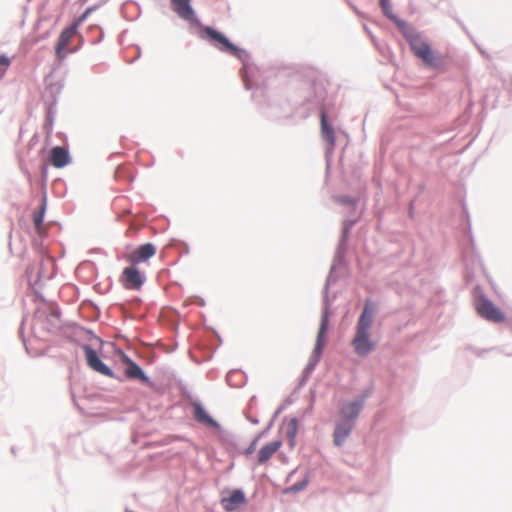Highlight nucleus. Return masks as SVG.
<instances>
[{"label": "nucleus", "instance_id": "nucleus-17", "mask_svg": "<svg viewBox=\"0 0 512 512\" xmlns=\"http://www.w3.org/2000/svg\"><path fill=\"white\" fill-rule=\"evenodd\" d=\"M321 134H322L323 139L330 146H334V144H335L334 129L330 124H328L325 112H323L321 114Z\"/></svg>", "mask_w": 512, "mask_h": 512}, {"label": "nucleus", "instance_id": "nucleus-26", "mask_svg": "<svg viewBox=\"0 0 512 512\" xmlns=\"http://www.w3.org/2000/svg\"><path fill=\"white\" fill-rule=\"evenodd\" d=\"M381 5H382L383 9L386 10V8L388 6L387 0H381Z\"/></svg>", "mask_w": 512, "mask_h": 512}, {"label": "nucleus", "instance_id": "nucleus-11", "mask_svg": "<svg viewBox=\"0 0 512 512\" xmlns=\"http://www.w3.org/2000/svg\"><path fill=\"white\" fill-rule=\"evenodd\" d=\"M50 163L55 168H63L70 163V155L66 148L56 146L51 149Z\"/></svg>", "mask_w": 512, "mask_h": 512}, {"label": "nucleus", "instance_id": "nucleus-4", "mask_svg": "<svg viewBox=\"0 0 512 512\" xmlns=\"http://www.w3.org/2000/svg\"><path fill=\"white\" fill-rule=\"evenodd\" d=\"M145 277L143 273L139 271L138 268H136V265L131 264V266L126 267L120 277V281L122 285L126 289L130 290H139L143 283H144Z\"/></svg>", "mask_w": 512, "mask_h": 512}, {"label": "nucleus", "instance_id": "nucleus-10", "mask_svg": "<svg viewBox=\"0 0 512 512\" xmlns=\"http://www.w3.org/2000/svg\"><path fill=\"white\" fill-rule=\"evenodd\" d=\"M245 503V496L242 491L234 490L228 496L221 499V505L225 511L231 512Z\"/></svg>", "mask_w": 512, "mask_h": 512}, {"label": "nucleus", "instance_id": "nucleus-14", "mask_svg": "<svg viewBox=\"0 0 512 512\" xmlns=\"http://www.w3.org/2000/svg\"><path fill=\"white\" fill-rule=\"evenodd\" d=\"M282 446V442L280 440L272 441L266 445H264L258 454V464H265Z\"/></svg>", "mask_w": 512, "mask_h": 512}, {"label": "nucleus", "instance_id": "nucleus-23", "mask_svg": "<svg viewBox=\"0 0 512 512\" xmlns=\"http://www.w3.org/2000/svg\"><path fill=\"white\" fill-rule=\"evenodd\" d=\"M92 11L91 8L87 9L73 24H77V29L81 25V23L87 18V16Z\"/></svg>", "mask_w": 512, "mask_h": 512}, {"label": "nucleus", "instance_id": "nucleus-3", "mask_svg": "<svg viewBox=\"0 0 512 512\" xmlns=\"http://www.w3.org/2000/svg\"><path fill=\"white\" fill-rule=\"evenodd\" d=\"M474 306L477 313L487 321L494 323L505 321L504 313L484 296L478 297L475 300Z\"/></svg>", "mask_w": 512, "mask_h": 512}, {"label": "nucleus", "instance_id": "nucleus-24", "mask_svg": "<svg viewBox=\"0 0 512 512\" xmlns=\"http://www.w3.org/2000/svg\"><path fill=\"white\" fill-rule=\"evenodd\" d=\"M11 64V60L5 56V55H0V66L4 69L7 70V68L10 66Z\"/></svg>", "mask_w": 512, "mask_h": 512}, {"label": "nucleus", "instance_id": "nucleus-27", "mask_svg": "<svg viewBox=\"0 0 512 512\" xmlns=\"http://www.w3.org/2000/svg\"><path fill=\"white\" fill-rule=\"evenodd\" d=\"M5 72H6V69H4L0 66V79L4 76Z\"/></svg>", "mask_w": 512, "mask_h": 512}, {"label": "nucleus", "instance_id": "nucleus-20", "mask_svg": "<svg viewBox=\"0 0 512 512\" xmlns=\"http://www.w3.org/2000/svg\"><path fill=\"white\" fill-rule=\"evenodd\" d=\"M40 265L45 268L49 269L47 271L39 272L38 277L41 278H50L53 275V269H54V261L50 257L42 258Z\"/></svg>", "mask_w": 512, "mask_h": 512}, {"label": "nucleus", "instance_id": "nucleus-18", "mask_svg": "<svg viewBox=\"0 0 512 512\" xmlns=\"http://www.w3.org/2000/svg\"><path fill=\"white\" fill-rule=\"evenodd\" d=\"M328 329V315L324 313L321 319V325L317 335V341L315 345V353L320 354L324 346V337Z\"/></svg>", "mask_w": 512, "mask_h": 512}, {"label": "nucleus", "instance_id": "nucleus-2", "mask_svg": "<svg viewBox=\"0 0 512 512\" xmlns=\"http://www.w3.org/2000/svg\"><path fill=\"white\" fill-rule=\"evenodd\" d=\"M406 38L414 55L420 58L427 66L436 69L444 67V57L434 51L420 36L409 34L406 35Z\"/></svg>", "mask_w": 512, "mask_h": 512}, {"label": "nucleus", "instance_id": "nucleus-19", "mask_svg": "<svg viewBox=\"0 0 512 512\" xmlns=\"http://www.w3.org/2000/svg\"><path fill=\"white\" fill-rule=\"evenodd\" d=\"M298 431V421L296 418H292L288 420L285 424V433L289 440L290 447H294L295 445V438Z\"/></svg>", "mask_w": 512, "mask_h": 512}, {"label": "nucleus", "instance_id": "nucleus-25", "mask_svg": "<svg viewBox=\"0 0 512 512\" xmlns=\"http://www.w3.org/2000/svg\"><path fill=\"white\" fill-rule=\"evenodd\" d=\"M256 443H257V439H255L250 445L249 447L246 449V454H252L255 449H256Z\"/></svg>", "mask_w": 512, "mask_h": 512}, {"label": "nucleus", "instance_id": "nucleus-21", "mask_svg": "<svg viewBox=\"0 0 512 512\" xmlns=\"http://www.w3.org/2000/svg\"><path fill=\"white\" fill-rule=\"evenodd\" d=\"M45 207L41 206L37 211L33 213V223L36 231L42 234V223L44 219Z\"/></svg>", "mask_w": 512, "mask_h": 512}, {"label": "nucleus", "instance_id": "nucleus-5", "mask_svg": "<svg viewBox=\"0 0 512 512\" xmlns=\"http://www.w3.org/2000/svg\"><path fill=\"white\" fill-rule=\"evenodd\" d=\"M77 32V24H72L69 27L65 28L59 35L55 47L56 56L59 60H62L66 57L67 51H65V49L68 47L70 40L77 34ZM75 50L76 49H70L68 50V52L72 53Z\"/></svg>", "mask_w": 512, "mask_h": 512}, {"label": "nucleus", "instance_id": "nucleus-13", "mask_svg": "<svg viewBox=\"0 0 512 512\" xmlns=\"http://www.w3.org/2000/svg\"><path fill=\"white\" fill-rule=\"evenodd\" d=\"M192 407H193V416L196 421H198L202 424H205L208 427L218 428V426H219L218 423L208 415V413L206 412V410L203 408V406L200 403L193 402Z\"/></svg>", "mask_w": 512, "mask_h": 512}, {"label": "nucleus", "instance_id": "nucleus-12", "mask_svg": "<svg viewBox=\"0 0 512 512\" xmlns=\"http://www.w3.org/2000/svg\"><path fill=\"white\" fill-rule=\"evenodd\" d=\"M173 11L182 19L186 21H194V11L190 5V0H172Z\"/></svg>", "mask_w": 512, "mask_h": 512}, {"label": "nucleus", "instance_id": "nucleus-22", "mask_svg": "<svg viewBox=\"0 0 512 512\" xmlns=\"http://www.w3.org/2000/svg\"><path fill=\"white\" fill-rule=\"evenodd\" d=\"M308 484L307 478L303 479L301 482L292 485L287 489L288 492H298L303 490Z\"/></svg>", "mask_w": 512, "mask_h": 512}, {"label": "nucleus", "instance_id": "nucleus-9", "mask_svg": "<svg viewBox=\"0 0 512 512\" xmlns=\"http://www.w3.org/2000/svg\"><path fill=\"white\" fill-rule=\"evenodd\" d=\"M119 358L121 361L126 364V375L128 378L131 379H140L143 382H148L147 376L144 374L142 369L133 361L131 360L123 351L119 350L117 352Z\"/></svg>", "mask_w": 512, "mask_h": 512}, {"label": "nucleus", "instance_id": "nucleus-16", "mask_svg": "<svg viewBox=\"0 0 512 512\" xmlns=\"http://www.w3.org/2000/svg\"><path fill=\"white\" fill-rule=\"evenodd\" d=\"M362 408L361 401H353L349 402L341 408V415L347 420H354L358 417L360 410Z\"/></svg>", "mask_w": 512, "mask_h": 512}, {"label": "nucleus", "instance_id": "nucleus-6", "mask_svg": "<svg viewBox=\"0 0 512 512\" xmlns=\"http://www.w3.org/2000/svg\"><path fill=\"white\" fill-rule=\"evenodd\" d=\"M203 31L212 41L217 43L216 47L219 50L228 52L234 56H239L240 49L230 43L223 34L209 26L204 27Z\"/></svg>", "mask_w": 512, "mask_h": 512}, {"label": "nucleus", "instance_id": "nucleus-15", "mask_svg": "<svg viewBox=\"0 0 512 512\" xmlns=\"http://www.w3.org/2000/svg\"><path fill=\"white\" fill-rule=\"evenodd\" d=\"M352 430L351 423L338 424L333 433V441L336 446H341Z\"/></svg>", "mask_w": 512, "mask_h": 512}, {"label": "nucleus", "instance_id": "nucleus-8", "mask_svg": "<svg viewBox=\"0 0 512 512\" xmlns=\"http://www.w3.org/2000/svg\"><path fill=\"white\" fill-rule=\"evenodd\" d=\"M155 253L156 247L152 243H146L127 254L126 260L133 265H137L153 257Z\"/></svg>", "mask_w": 512, "mask_h": 512}, {"label": "nucleus", "instance_id": "nucleus-1", "mask_svg": "<svg viewBox=\"0 0 512 512\" xmlns=\"http://www.w3.org/2000/svg\"><path fill=\"white\" fill-rule=\"evenodd\" d=\"M374 309L367 302L357 324V333L353 339V346L358 355H367L373 349V343L369 339V329L372 324Z\"/></svg>", "mask_w": 512, "mask_h": 512}, {"label": "nucleus", "instance_id": "nucleus-7", "mask_svg": "<svg viewBox=\"0 0 512 512\" xmlns=\"http://www.w3.org/2000/svg\"><path fill=\"white\" fill-rule=\"evenodd\" d=\"M83 351L87 364L91 369L104 376L113 377L112 370L100 360L97 352L94 349L88 345H84Z\"/></svg>", "mask_w": 512, "mask_h": 512}]
</instances>
